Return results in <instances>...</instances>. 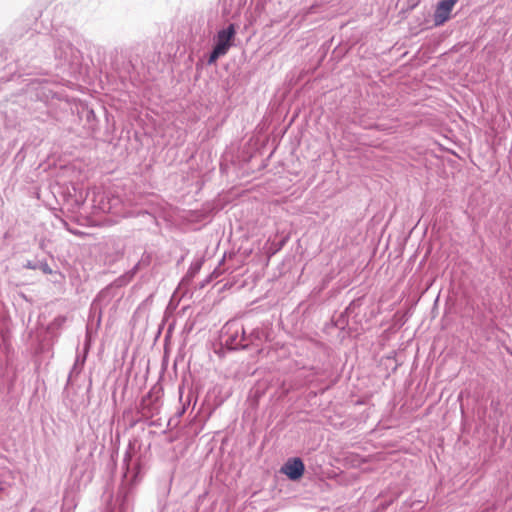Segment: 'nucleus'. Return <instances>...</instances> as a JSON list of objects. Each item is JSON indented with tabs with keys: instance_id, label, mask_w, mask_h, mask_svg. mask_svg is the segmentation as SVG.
Listing matches in <instances>:
<instances>
[{
	"instance_id": "423d86ee",
	"label": "nucleus",
	"mask_w": 512,
	"mask_h": 512,
	"mask_svg": "<svg viewBox=\"0 0 512 512\" xmlns=\"http://www.w3.org/2000/svg\"><path fill=\"white\" fill-rule=\"evenodd\" d=\"M429 24H430V21H427V25L425 27L430 26Z\"/></svg>"
},
{
	"instance_id": "39448f33",
	"label": "nucleus",
	"mask_w": 512,
	"mask_h": 512,
	"mask_svg": "<svg viewBox=\"0 0 512 512\" xmlns=\"http://www.w3.org/2000/svg\"><path fill=\"white\" fill-rule=\"evenodd\" d=\"M280 472L285 474V475H288V463L284 464L281 469H280Z\"/></svg>"
},
{
	"instance_id": "7ed1b4c3",
	"label": "nucleus",
	"mask_w": 512,
	"mask_h": 512,
	"mask_svg": "<svg viewBox=\"0 0 512 512\" xmlns=\"http://www.w3.org/2000/svg\"><path fill=\"white\" fill-rule=\"evenodd\" d=\"M305 467L300 458H294L290 461V480H298L302 477Z\"/></svg>"
},
{
	"instance_id": "20e7f679",
	"label": "nucleus",
	"mask_w": 512,
	"mask_h": 512,
	"mask_svg": "<svg viewBox=\"0 0 512 512\" xmlns=\"http://www.w3.org/2000/svg\"><path fill=\"white\" fill-rule=\"evenodd\" d=\"M219 32H227V33L235 32V27L233 24H230L226 29L220 30Z\"/></svg>"
},
{
	"instance_id": "f03ea898",
	"label": "nucleus",
	"mask_w": 512,
	"mask_h": 512,
	"mask_svg": "<svg viewBox=\"0 0 512 512\" xmlns=\"http://www.w3.org/2000/svg\"><path fill=\"white\" fill-rule=\"evenodd\" d=\"M235 34H218L215 47L210 54L208 63L214 64L218 58L224 56L234 44Z\"/></svg>"
},
{
	"instance_id": "f257e3e1",
	"label": "nucleus",
	"mask_w": 512,
	"mask_h": 512,
	"mask_svg": "<svg viewBox=\"0 0 512 512\" xmlns=\"http://www.w3.org/2000/svg\"><path fill=\"white\" fill-rule=\"evenodd\" d=\"M459 0H438L433 13L432 26L422 27L418 32H424L433 27H440L452 17V11Z\"/></svg>"
}]
</instances>
